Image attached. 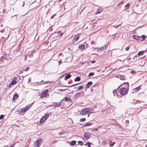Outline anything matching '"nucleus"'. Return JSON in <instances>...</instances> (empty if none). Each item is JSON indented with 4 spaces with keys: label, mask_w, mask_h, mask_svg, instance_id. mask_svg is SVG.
<instances>
[{
    "label": "nucleus",
    "mask_w": 147,
    "mask_h": 147,
    "mask_svg": "<svg viewBox=\"0 0 147 147\" xmlns=\"http://www.w3.org/2000/svg\"><path fill=\"white\" fill-rule=\"evenodd\" d=\"M84 93L83 92L76 93V94L74 95V98H75V100L78 99L79 97L83 96L84 95Z\"/></svg>",
    "instance_id": "nucleus-1"
},
{
    "label": "nucleus",
    "mask_w": 147,
    "mask_h": 147,
    "mask_svg": "<svg viewBox=\"0 0 147 147\" xmlns=\"http://www.w3.org/2000/svg\"><path fill=\"white\" fill-rule=\"evenodd\" d=\"M49 114L45 113V115L40 119V123H44L49 118Z\"/></svg>",
    "instance_id": "nucleus-2"
},
{
    "label": "nucleus",
    "mask_w": 147,
    "mask_h": 147,
    "mask_svg": "<svg viewBox=\"0 0 147 147\" xmlns=\"http://www.w3.org/2000/svg\"><path fill=\"white\" fill-rule=\"evenodd\" d=\"M121 94L122 95H124L127 92V88H121L120 89Z\"/></svg>",
    "instance_id": "nucleus-3"
},
{
    "label": "nucleus",
    "mask_w": 147,
    "mask_h": 147,
    "mask_svg": "<svg viewBox=\"0 0 147 147\" xmlns=\"http://www.w3.org/2000/svg\"><path fill=\"white\" fill-rule=\"evenodd\" d=\"M80 37L79 34H78L76 35L75 37L73 39L72 41V43L73 44H74L78 40Z\"/></svg>",
    "instance_id": "nucleus-4"
},
{
    "label": "nucleus",
    "mask_w": 147,
    "mask_h": 147,
    "mask_svg": "<svg viewBox=\"0 0 147 147\" xmlns=\"http://www.w3.org/2000/svg\"><path fill=\"white\" fill-rule=\"evenodd\" d=\"M90 133L88 132L85 133L84 135V138H83V139L84 140L88 139L90 138Z\"/></svg>",
    "instance_id": "nucleus-5"
},
{
    "label": "nucleus",
    "mask_w": 147,
    "mask_h": 147,
    "mask_svg": "<svg viewBox=\"0 0 147 147\" xmlns=\"http://www.w3.org/2000/svg\"><path fill=\"white\" fill-rule=\"evenodd\" d=\"M80 115H84L88 114L87 111V110L86 108L84 109H83L80 113Z\"/></svg>",
    "instance_id": "nucleus-6"
},
{
    "label": "nucleus",
    "mask_w": 147,
    "mask_h": 147,
    "mask_svg": "<svg viewBox=\"0 0 147 147\" xmlns=\"http://www.w3.org/2000/svg\"><path fill=\"white\" fill-rule=\"evenodd\" d=\"M88 114L94 113H95L94 110L93 109L89 108H86Z\"/></svg>",
    "instance_id": "nucleus-7"
},
{
    "label": "nucleus",
    "mask_w": 147,
    "mask_h": 147,
    "mask_svg": "<svg viewBox=\"0 0 147 147\" xmlns=\"http://www.w3.org/2000/svg\"><path fill=\"white\" fill-rule=\"evenodd\" d=\"M30 107V106L28 105L26 107L23 108L22 109V110L23 111V113H24L28 110Z\"/></svg>",
    "instance_id": "nucleus-8"
},
{
    "label": "nucleus",
    "mask_w": 147,
    "mask_h": 147,
    "mask_svg": "<svg viewBox=\"0 0 147 147\" xmlns=\"http://www.w3.org/2000/svg\"><path fill=\"white\" fill-rule=\"evenodd\" d=\"M48 92V90H47L45 92H42L41 94V97H44L46 96Z\"/></svg>",
    "instance_id": "nucleus-9"
},
{
    "label": "nucleus",
    "mask_w": 147,
    "mask_h": 147,
    "mask_svg": "<svg viewBox=\"0 0 147 147\" xmlns=\"http://www.w3.org/2000/svg\"><path fill=\"white\" fill-rule=\"evenodd\" d=\"M146 37L145 35H143L140 36H139V39L138 40L140 41H142L144 40L145 39Z\"/></svg>",
    "instance_id": "nucleus-10"
},
{
    "label": "nucleus",
    "mask_w": 147,
    "mask_h": 147,
    "mask_svg": "<svg viewBox=\"0 0 147 147\" xmlns=\"http://www.w3.org/2000/svg\"><path fill=\"white\" fill-rule=\"evenodd\" d=\"M106 48V47L105 46H104V47H101L100 48H99V49H98L97 50V51L98 52H102L103 51H104L105 50V49Z\"/></svg>",
    "instance_id": "nucleus-11"
},
{
    "label": "nucleus",
    "mask_w": 147,
    "mask_h": 147,
    "mask_svg": "<svg viewBox=\"0 0 147 147\" xmlns=\"http://www.w3.org/2000/svg\"><path fill=\"white\" fill-rule=\"evenodd\" d=\"M17 80V78L15 77L12 80L11 82V84H12V85H15L17 82H16Z\"/></svg>",
    "instance_id": "nucleus-12"
},
{
    "label": "nucleus",
    "mask_w": 147,
    "mask_h": 147,
    "mask_svg": "<svg viewBox=\"0 0 147 147\" xmlns=\"http://www.w3.org/2000/svg\"><path fill=\"white\" fill-rule=\"evenodd\" d=\"M10 31L9 30H7L5 33V38H8L9 36L10 33Z\"/></svg>",
    "instance_id": "nucleus-13"
},
{
    "label": "nucleus",
    "mask_w": 147,
    "mask_h": 147,
    "mask_svg": "<svg viewBox=\"0 0 147 147\" xmlns=\"http://www.w3.org/2000/svg\"><path fill=\"white\" fill-rule=\"evenodd\" d=\"M35 52L34 51H31L29 52L28 53V56L29 57H30L33 56V54Z\"/></svg>",
    "instance_id": "nucleus-14"
},
{
    "label": "nucleus",
    "mask_w": 147,
    "mask_h": 147,
    "mask_svg": "<svg viewBox=\"0 0 147 147\" xmlns=\"http://www.w3.org/2000/svg\"><path fill=\"white\" fill-rule=\"evenodd\" d=\"M85 47V46L84 45H81L79 47V50L80 51H82Z\"/></svg>",
    "instance_id": "nucleus-15"
},
{
    "label": "nucleus",
    "mask_w": 147,
    "mask_h": 147,
    "mask_svg": "<svg viewBox=\"0 0 147 147\" xmlns=\"http://www.w3.org/2000/svg\"><path fill=\"white\" fill-rule=\"evenodd\" d=\"M71 77V75L70 74H67L65 78V80H67L69 78Z\"/></svg>",
    "instance_id": "nucleus-16"
},
{
    "label": "nucleus",
    "mask_w": 147,
    "mask_h": 147,
    "mask_svg": "<svg viewBox=\"0 0 147 147\" xmlns=\"http://www.w3.org/2000/svg\"><path fill=\"white\" fill-rule=\"evenodd\" d=\"M92 82H88L86 86L87 87V88H88L90 86L92 85Z\"/></svg>",
    "instance_id": "nucleus-17"
},
{
    "label": "nucleus",
    "mask_w": 147,
    "mask_h": 147,
    "mask_svg": "<svg viewBox=\"0 0 147 147\" xmlns=\"http://www.w3.org/2000/svg\"><path fill=\"white\" fill-rule=\"evenodd\" d=\"M76 143V141L75 140H73L71 141L70 143V144L71 146H73Z\"/></svg>",
    "instance_id": "nucleus-18"
},
{
    "label": "nucleus",
    "mask_w": 147,
    "mask_h": 147,
    "mask_svg": "<svg viewBox=\"0 0 147 147\" xmlns=\"http://www.w3.org/2000/svg\"><path fill=\"white\" fill-rule=\"evenodd\" d=\"M93 124V123H90L89 122L85 124L83 126H90Z\"/></svg>",
    "instance_id": "nucleus-19"
},
{
    "label": "nucleus",
    "mask_w": 147,
    "mask_h": 147,
    "mask_svg": "<svg viewBox=\"0 0 147 147\" xmlns=\"http://www.w3.org/2000/svg\"><path fill=\"white\" fill-rule=\"evenodd\" d=\"M81 80V78L80 77H77L74 79L75 82L79 81Z\"/></svg>",
    "instance_id": "nucleus-20"
},
{
    "label": "nucleus",
    "mask_w": 147,
    "mask_h": 147,
    "mask_svg": "<svg viewBox=\"0 0 147 147\" xmlns=\"http://www.w3.org/2000/svg\"><path fill=\"white\" fill-rule=\"evenodd\" d=\"M17 112H18V113L19 114H23V111L22 109H21L18 111H17Z\"/></svg>",
    "instance_id": "nucleus-21"
},
{
    "label": "nucleus",
    "mask_w": 147,
    "mask_h": 147,
    "mask_svg": "<svg viewBox=\"0 0 147 147\" xmlns=\"http://www.w3.org/2000/svg\"><path fill=\"white\" fill-rule=\"evenodd\" d=\"M145 51H140L138 53V55H140V56L144 54Z\"/></svg>",
    "instance_id": "nucleus-22"
},
{
    "label": "nucleus",
    "mask_w": 147,
    "mask_h": 147,
    "mask_svg": "<svg viewBox=\"0 0 147 147\" xmlns=\"http://www.w3.org/2000/svg\"><path fill=\"white\" fill-rule=\"evenodd\" d=\"M92 144L91 143L89 142H88L86 143L85 144V145H87L88 147H91L90 144Z\"/></svg>",
    "instance_id": "nucleus-23"
},
{
    "label": "nucleus",
    "mask_w": 147,
    "mask_h": 147,
    "mask_svg": "<svg viewBox=\"0 0 147 147\" xmlns=\"http://www.w3.org/2000/svg\"><path fill=\"white\" fill-rule=\"evenodd\" d=\"M70 99V98H68L67 97H65L63 100H61V101L63 100H65L66 101H68Z\"/></svg>",
    "instance_id": "nucleus-24"
},
{
    "label": "nucleus",
    "mask_w": 147,
    "mask_h": 147,
    "mask_svg": "<svg viewBox=\"0 0 147 147\" xmlns=\"http://www.w3.org/2000/svg\"><path fill=\"white\" fill-rule=\"evenodd\" d=\"M18 97V95L17 94H14L13 96L12 100H15L16 98H17Z\"/></svg>",
    "instance_id": "nucleus-25"
},
{
    "label": "nucleus",
    "mask_w": 147,
    "mask_h": 147,
    "mask_svg": "<svg viewBox=\"0 0 147 147\" xmlns=\"http://www.w3.org/2000/svg\"><path fill=\"white\" fill-rule=\"evenodd\" d=\"M133 38L134 39H135L136 40H138L139 39V36L136 35H134L133 36Z\"/></svg>",
    "instance_id": "nucleus-26"
},
{
    "label": "nucleus",
    "mask_w": 147,
    "mask_h": 147,
    "mask_svg": "<svg viewBox=\"0 0 147 147\" xmlns=\"http://www.w3.org/2000/svg\"><path fill=\"white\" fill-rule=\"evenodd\" d=\"M61 102L59 103L58 104L55 105V107L56 108L57 107H59L61 105Z\"/></svg>",
    "instance_id": "nucleus-27"
},
{
    "label": "nucleus",
    "mask_w": 147,
    "mask_h": 147,
    "mask_svg": "<svg viewBox=\"0 0 147 147\" xmlns=\"http://www.w3.org/2000/svg\"><path fill=\"white\" fill-rule=\"evenodd\" d=\"M115 144V142H110L109 143V146H112Z\"/></svg>",
    "instance_id": "nucleus-28"
},
{
    "label": "nucleus",
    "mask_w": 147,
    "mask_h": 147,
    "mask_svg": "<svg viewBox=\"0 0 147 147\" xmlns=\"http://www.w3.org/2000/svg\"><path fill=\"white\" fill-rule=\"evenodd\" d=\"M86 120V119L85 118H82L80 119V121L81 122H83L85 121Z\"/></svg>",
    "instance_id": "nucleus-29"
},
{
    "label": "nucleus",
    "mask_w": 147,
    "mask_h": 147,
    "mask_svg": "<svg viewBox=\"0 0 147 147\" xmlns=\"http://www.w3.org/2000/svg\"><path fill=\"white\" fill-rule=\"evenodd\" d=\"M94 74V72H90V73L88 75V77H90L91 76H93Z\"/></svg>",
    "instance_id": "nucleus-30"
},
{
    "label": "nucleus",
    "mask_w": 147,
    "mask_h": 147,
    "mask_svg": "<svg viewBox=\"0 0 147 147\" xmlns=\"http://www.w3.org/2000/svg\"><path fill=\"white\" fill-rule=\"evenodd\" d=\"M78 143L81 146H82L83 144V142L82 141H78Z\"/></svg>",
    "instance_id": "nucleus-31"
},
{
    "label": "nucleus",
    "mask_w": 147,
    "mask_h": 147,
    "mask_svg": "<svg viewBox=\"0 0 147 147\" xmlns=\"http://www.w3.org/2000/svg\"><path fill=\"white\" fill-rule=\"evenodd\" d=\"M140 89V88L139 87L133 89V90L135 92H137Z\"/></svg>",
    "instance_id": "nucleus-32"
},
{
    "label": "nucleus",
    "mask_w": 147,
    "mask_h": 147,
    "mask_svg": "<svg viewBox=\"0 0 147 147\" xmlns=\"http://www.w3.org/2000/svg\"><path fill=\"white\" fill-rule=\"evenodd\" d=\"M80 84V83H78V84H73V85H72L71 86H66V87H73V86H76V85L79 84Z\"/></svg>",
    "instance_id": "nucleus-33"
},
{
    "label": "nucleus",
    "mask_w": 147,
    "mask_h": 147,
    "mask_svg": "<svg viewBox=\"0 0 147 147\" xmlns=\"http://www.w3.org/2000/svg\"><path fill=\"white\" fill-rule=\"evenodd\" d=\"M98 129L97 128H94L92 130V131H98Z\"/></svg>",
    "instance_id": "nucleus-34"
},
{
    "label": "nucleus",
    "mask_w": 147,
    "mask_h": 147,
    "mask_svg": "<svg viewBox=\"0 0 147 147\" xmlns=\"http://www.w3.org/2000/svg\"><path fill=\"white\" fill-rule=\"evenodd\" d=\"M4 116L3 115H0V119H2L4 117Z\"/></svg>",
    "instance_id": "nucleus-35"
},
{
    "label": "nucleus",
    "mask_w": 147,
    "mask_h": 147,
    "mask_svg": "<svg viewBox=\"0 0 147 147\" xmlns=\"http://www.w3.org/2000/svg\"><path fill=\"white\" fill-rule=\"evenodd\" d=\"M131 73L132 74H134L136 73V72L134 70H132L131 71Z\"/></svg>",
    "instance_id": "nucleus-36"
},
{
    "label": "nucleus",
    "mask_w": 147,
    "mask_h": 147,
    "mask_svg": "<svg viewBox=\"0 0 147 147\" xmlns=\"http://www.w3.org/2000/svg\"><path fill=\"white\" fill-rule=\"evenodd\" d=\"M51 83V82L50 81H45V83H43V84H45L47 83Z\"/></svg>",
    "instance_id": "nucleus-37"
},
{
    "label": "nucleus",
    "mask_w": 147,
    "mask_h": 147,
    "mask_svg": "<svg viewBox=\"0 0 147 147\" xmlns=\"http://www.w3.org/2000/svg\"><path fill=\"white\" fill-rule=\"evenodd\" d=\"M102 142L104 144H107V142L105 141H103Z\"/></svg>",
    "instance_id": "nucleus-38"
},
{
    "label": "nucleus",
    "mask_w": 147,
    "mask_h": 147,
    "mask_svg": "<svg viewBox=\"0 0 147 147\" xmlns=\"http://www.w3.org/2000/svg\"><path fill=\"white\" fill-rule=\"evenodd\" d=\"M101 12V11L100 10H99V9H98L97 10V13H100Z\"/></svg>",
    "instance_id": "nucleus-39"
},
{
    "label": "nucleus",
    "mask_w": 147,
    "mask_h": 147,
    "mask_svg": "<svg viewBox=\"0 0 147 147\" xmlns=\"http://www.w3.org/2000/svg\"><path fill=\"white\" fill-rule=\"evenodd\" d=\"M56 14H56H54V15H53L52 16H51V19H53V18H54V16H55V15Z\"/></svg>",
    "instance_id": "nucleus-40"
},
{
    "label": "nucleus",
    "mask_w": 147,
    "mask_h": 147,
    "mask_svg": "<svg viewBox=\"0 0 147 147\" xmlns=\"http://www.w3.org/2000/svg\"><path fill=\"white\" fill-rule=\"evenodd\" d=\"M29 69V68L28 67H27L25 68V69L24 70V71H27Z\"/></svg>",
    "instance_id": "nucleus-41"
},
{
    "label": "nucleus",
    "mask_w": 147,
    "mask_h": 147,
    "mask_svg": "<svg viewBox=\"0 0 147 147\" xmlns=\"http://www.w3.org/2000/svg\"><path fill=\"white\" fill-rule=\"evenodd\" d=\"M129 47H127L126 48L125 50L126 51H127L129 50Z\"/></svg>",
    "instance_id": "nucleus-42"
},
{
    "label": "nucleus",
    "mask_w": 147,
    "mask_h": 147,
    "mask_svg": "<svg viewBox=\"0 0 147 147\" xmlns=\"http://www.w3.org/2000/svg\"><path fill=\"white\" fill-rule=\"evenodd\" d=\"M83 88V86H79L78 88L79 89H81Z\"/></svg>",
    "instance_id": "nucleus-43"
},
{
    "label": "nucleus",
    "mask_w": 147,
    "mask_h": 147,
    "mask_svg": "<svg viewBox=\"0 0 147 147\" xmlns=\"http://www.w3.org/2000/svg\"><path fill=\"white\" fill-rule=\"evenodd\" d=\"M90 62L92 63H94L95 62V61H90Z\"/></svg>",
    "instance_id": "nucleus-44"
},
{
    "label": "nucleus",
    "mask_w": 147,
    "mask_h": 147,
    "mask_svg": "<svg viewBox=\"0 0 147 147\" xmlns=\"http://www.w3.org/2000/svg\"><path fill=\"white\" fill-rule=\"evenodd\" d=\"M12 86H13V85H12V84H11V83L9 84L8 87H9V88H10Z\"/></svg>",
    "instance_id": "nucleus-45"
},
{
    "label": "nucleus",
    "mask_w": 147,
    "mask_h": 147,
    "mask_svg": "<svg viewBox=\"0 0 147 147\" xmlns=\"http://www.w3.org/2000/svg\"><path fill=\"white\" fill-rule=\"evenodd\" d=\"M66 89H59L58 90H60L61 91H65Z\"/></svg>",
    "instance_id": "nucleus-46"
},
{
    "label": "nucleus",
    "mask_w": 147,
    "mask_h": 147,
    "mask_svg": "<svg viewBox=\"0 0 147 147\" xmlns=\"http://www.w3.org/2000/svg\"><path fill=\"white\" fill-rule=\"evenodd\" d=\"M116 90H114L113 91V93L114 94V96H115V93L116 92Z\"/></svg>",
    "instance_id": "nucleus-47"
},
{
    "label": "nucleus",
    "mask_w": 147,
    "mask_h": 147,
    "mask_svg": "<svg viewBox=\"0 0 147 147\" xmlns=\"http://www.w3.org/2000/svg\"><path fill=\"white\" fill-rule=\"evenodd\" d=\"M0 32H1V33L4 32V29H3L2 30H1Z\"/></svg>",
    "instance_id": "nucleus-48"
},
{
    "label": "nucleus",
    "mask_w": 147,
    "mask_h": 147,
    "mask_svg": "<svg viewBox=\"0 0 147 147\" xmlns=\"http://www.w3.org/2000/svg\"><path fill=\"white\" fill-rule=\"evenodd\" d=\"M36 83H38V85H42V84L41 83H39V82H36Z\"/></svg>",
    "instance_id": "nucleus-49"
},
{
    "label": "nucleus",
    "mask_w": 147,
    "mask_h": 147,
    "mask_svg": "<svg viewBox=\"0 0 147 147\" xmlns=\"http://www.w3.org/2000/svg\"><path fill=\"white\" fill-rule=\"evenodd\" d=\"M136 102H134V104H136V103H138L139 102H140V101H139V100H137L136 101Z\"/></svg>",
    "instance_id": "nucleus-50"
},
{
    "label": "nucleus",
    "mask_w": 147,
    "mask_h": 147,
    "mask_svg": "<svg viewBox=\"0 0 147 147\" xmlns=\"http://www.w3.org/2000/svg\"><path fill=\"white\" fill-rule=\"evenodd\" d=\"M62 55H63V54L62 53H60L58 55L59 57L60 56H61Z\"/></svg>",
    "instance_id": "nucleus-51"
},
{
    "label": "nucleus",
    "mask_w": 147,
    "mask_h": 147,
    "mask_svg": "<svg viewBox=\"0 0 147 147\" xmlns=\"http://www.w3.org/2000/svg\"><path fill=\"white\" fill-rule=\"evenodd\" d=\"M124 77H121V78H120V79L121 80H124Z\"/></svg>",
    "instance_id": "nucleus-52"
},
{
    "label": "nucleus",
    "mask_w": 147,
    "mask_h": 147,
    "mask_svg": "<svg viewBox=\"0 0 147 147\" xmlns=\"http://www.w3.org/2000/svg\"><path fill=\"white\" fill-rule=\"evenodd\" d=\"M94 42L93 41H92L91 42V44H94Z\"/></svg>",
    "instance_id": "nucleus-53"
},
{
    "label": "nucleus",
    "mask_w": 147,
    "mask_h": 147,
    "mask_svg": "<svg viewBox=\"0 0 147 147\" xmlns=\"http://www.w3.org/2000/svg\"><path fill=\"white\" fill-rule=\"evenodd\" d=\"M14 144H12V145H11L10 147H13L14 146Z\"/></svg>",
    "instance_id": "nucleus-54"
},
{
    "label": "nucleus",
    "mask_w": 147,
    "mask_h": 147,
    "mask_svg": "<svg viewBox=\"0 0 147 147\" xmlns=\"http://www.w3.org/2000/svg\"><path fill=\"white\" fill-rule=\"evenodd\" d=\"M37 145L36 146V147H38V142L37 141Z\"/></svg>",
    "instance_id": "nucleus-55"
},
{
    "label": "nucleus",
    "mask_w": 147,
    "mask_h": 147,
    "mask_svg": "<svg viewBox=\"0 0 147 147\" xmlns=\"http://www.w3.org/2000/svg\"><path fill=\"white\" fill-rule=\"evenodd\" d=\"M59 64H61V61H59Z\"/></svg>",
    "instance_id": "nucleus-56"
},
{
    "label": "nucleus",
    "mask_w": 147,
    "mask_h": 147,
    "mask_svg": "<svg viewBox=\"0 0 147 147\" xmlns=\"http://www.w3.org/2000/svg\"><path fill=\"white\" fill-rule=\"evenodd\" d=\"M24 59L25 60H26V57H25L24 58Z\"/></svg>",
    "instance_id": "nucleus-57"
},
{
    "label": "nucleus",
    "mask_w": 147,
    "mask_h": 147,
    "mask_svg": "<svg viewBox=\"0 0 147 147\" xmlns=\"http://www.w3.org/2000/svg\"><path fill=\"white\" fill-rule=\"evenodd\" d=\"M30 78L28 79V82H30Z\"/></svg>",
    "instance_id": "nucleus-58"
},
{
    "label": "nucleus",
    "mask_w": 147,
    "mask_h": 147,
    "mask_svg": "<svg viewBox=\"0 0 147 147\" xmlns=\"http://www.w3.org/2000/svg\"><path fill=\"white\" fill-rule=\"evenodd\" d=\"M129 4H127L126 6H125V7H128L129 6Z\"/></svg>",
    "instance_id": "nucleus-59"
},
{
    "label": "nucleus",
    "mask_w": 147,
    "mask_h": 147,
    "mask_svg": "<svg viewBox=\"0 0 147 147\" xmlns=\"http://www.w3.org/2000/svg\"><path fill=\"white\" fill-rule=\"evenodd\" d=\"M24 2H23V5H22V6H24Z\"/></svg>",
    "instance_id": "nucleus-60"
},
{
    "label": "nucleus",
    "mask_w": 147,
    "mask_h": 147,
    "mask_svg": "<svg viewBox=\"0 0 147 147\" xmlns=\"http://www.w3.org/2000/svg\"><path fill=\"white\" fill-rule=\"evenodd\" d=\"M44 82V81L43 80H42L40 82L43 83Z\"/></svg>",
    "instance_id": "nucleus-61"
},
{
    "label": "nucleus",
    "mask_w": 147,
    "mask_h": 147,
    "mask_svg": "<svg viewBox=\"0 0 147 147\" xmlns=\"http://www.w3.org/2000/svg\"><path fill=\"white\" fill-rule=\"evenodd\" d=\"M123 3V1H122L120 3V4H122Z\"/></svg>",
    "instance_id": "nucleus-62"
},
{
    "label": "nucleus",
    "mask_w": 147,
    "mask_h": 147,
    "mask_svg": "<svg viewBox=\"0 0 147 147\" xmlns=\"http://www.w3.org/2000/svg\"><path fill=\"white\" fill-rule=\"evenodd\" d=\"M5 89L6 90V91H7V89L6 88H5Z\"/></svg>",
    "instance_id": "nucleus-63"
},
{
    "label": "nucleus",
    "mask_w": 147,
    "mask_h": 147,
    "mask_svg": "<svg viewBox=\"0 0 147 147\" xmlns=\"http://www.w3.org/2000/svg\"><path fill=\"white\" fill-rule=\"evenodd\" d=\"M55 105H52V106H54V107H55Z\"/></svg>",
    "instance_id": "nucleus-64"
}]
</instances>
